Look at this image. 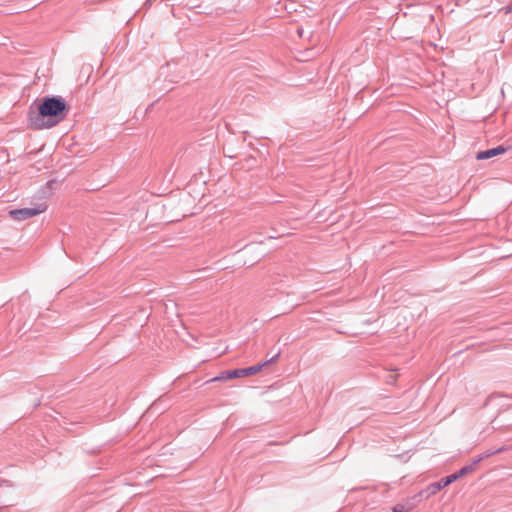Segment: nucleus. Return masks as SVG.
I'll use <instances>...</instances> for the list:
<instances>
[{
	"mask_svg": "<svg viewBox=\"0 0 512 512\" xmlns=\"http://www.w3.org/2000/svg\"><path fill=\"white\" fill-rule=\"evenodd\" d=\"M477 465H478V463H475V459H474L471 464L466 465V466L462 467L460 470H458L457 472L451 474L452 476H454V481L473 472Z\"/></svg>",
	"mask_w": 512,
	"mask_h": 512,
	"instance_id": "obj_6",
	"label": "nucleus"
},
{
	"mask_svg": "<svg viewBox=\"0 0 512 512\" xmlns=\"http://www.w3.org/2000/svg\"><path fill=\"white\" fill-rule=\"evenodd\" d=\"M453 482H455L454 476L450 474L446 477L441 478L439 481L431 483L430 485L427 486L426 489L420 491L418 495H415L414 498H429L430 496L437 494L439 491H441L443 488H445L446 486L450 485Z\"/></svg>",
	"mask_w": 512,
	"mask_h": 512,
	"instance_id": "obj_3",
	"label": "nucleus"
},
{
	"mask_svg": "<svg viewBox=\"0 0 512 512\" xmlns=\"http://www.w3.org/2000/svg\"><path fill=\"white\" fill-rule=\"evenodd\" d=\"M280 356V351H278L274 356L265 360L264 362L258 363L256 365L246 367V368H238L233 370H228L222 372L219 376L214 377L211 381H223L233 378L246 377L253 374H256L262 370V368L268 364L275 363Z\"/></svg>",
	"mask_w": 512,
	"mask_h": 512,
	"instance_id": "obj_2",
	"label": "nucleus"
},
{
	"mask_svg": "<svg viewBox=\"0 0 512 512\" xmlns=\"http://www.w3.org/2000/svg\"><path fill=\"white\" fill-rule=\"evenodd\" d=\"M297 34H298L300 37H303V35H304V29H303V28H297Z\"/></svg>",
	"mask_w": 512,
	"mask_h": 512,
	"instance_id": "obj_11",
	"label": "nucleus"
},
{
	"mask_svg": "<svg viewBox=\"0 0 512 512\" xmlns=\"http://www.w3.org/2000/svg\"><path fill=\"white\" fill-rule=\"evenodd\" d=\"M506 151H507V147H505L503 145H499L497 147H493V148H490V149H487V150L479 151L476 154V159L477 160L490 159V158H493V157L498 156L500 154H503Z\"/></svg>",
	"mask_w": 512,
	"mask_h": 512,
	"instance_id": "obj_5",
	"label": "nucleus"
},
{
	"mask_svg": "<svg viewBox=\"0 0 512 512\" xmlns=\"http://www.w3.org/2000/svg\"><path fill=\"white\" fill-rule=\"evenodd\" d=\"M507 448L505 446H501L499 448H496V449H488L486 450L485 452H483L481 455H479L476 459H475V463H480L482 460L486 459V458H489L495 454H498V453H501L503 451H506Z\"/></svg>",
	"mask_w": 512,
	"mask_h": 512,
	"instance_id": "obj_7",
	"label": "nucleus"
},
{
	"mask_svg": "<svg viewBox=\"0 0 512 512\" xmlns=\"http://www.w3.org/2000/svg\"><path fill=\"white\" fill-rule=\"evenodd\" d=\"M44 210H45L44 208L26 207V208L11 210L9 212V214L12 219L17 220V221H22V220L32 218V217L42 213Z\"/></svg>",
	"mask_w": 512,
	"mask_h": 512,
	"instance_id": "obj_4",
	"label": "nucleus"
},
{
	"mask_svg": "<svg viewBox=\"0 0 512 512\" xmlns=\"http://www.w3.org/2000/svg\"><path fill=\"white\" fill-rule=\"evenodd\" d=\"M413 508V503L407 501L406 503H398L393 507V512H408Z\"/></svg>",
	"mask_w": 512,
	"mask_h": 512,
	"instance_id": "obj_8",
	"label": "nucleus"
},
{
	"mask_svg": "<svg viewBox=\"0 0 512 512\" xmlns=\"http://www.w3.org/2000/svg\"><path fill=\"white\" fill-rule=\"evenodd\" d=\"M511 488H512V483L510 484Z\"/></svg>",
	"mask_w": 512,
	"mask_h": 512,
	"instance_id": "obj_12",
	"label": "nucleus"
},
{
	"mask_svg": "<svg viewBox=\"0 0 512 512\" xmlns=\"http://www.w3.org/2000/svg\"><path fill=\"white\" fill-rule=\"evenodd\" d=\"M396 381V378L394 375H389L388 378H387V382L392 384Z\"/></svg>",
	"mask_w": 512,
	"mask_h": 512,
	"instance_id": "obj_10",
	"label": "nucleus"
},
{
	"mask_svg": "<svg viewBox=\"0 0 512 512\" xmlns=\"http://www.w3.org/2000/svg\"><path fill=\"white\" fill-rule=\"evenodd\" d=\"M69 112L66 101L61 96H45L36 106L31 105L28 119L33 129L52 128L63 121Z\"/></svg>",
	"mask_w": 512,
	"mask_h": 512,
	"instance_id": "obj_1",
	"label": "nucleus"
},
{
	"mask_svg": "<svg viewBox=\"0 0 512 512\" xmlns=\"http://www.w3.org/2000/svg\"><path fill=\"white\" fill-rule=\"evenodd\" d=\"M500 11H503L504 14L512 13V1L508 5L502 7Z\"/></svg>",
	"mask_w": 512,
	"mask_h": 512,
	"instance_id": "obj_9",
	"label": "nucleus"
}]
</instances>
